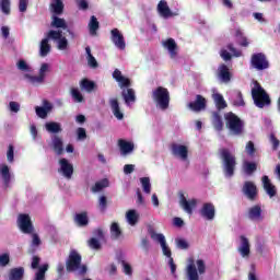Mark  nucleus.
Segmentation results:
<instances>
[{"instance_id": "1", "label": "nucleus", "mask_w": 280, "mask_h": 280, "mask_svg": "<svg viewBox=\"0 0 280 280\" xmlns=\"http://www.w3.org/2000/svg\"><path fill=\"white\" fill-rule=\"evenodd\" d=\"M49 40L57 43V49L60 51L69 49V39L62 35V31L50 30L47 32L46 38L42 39L40 42L39 56H42V58H45L51 51V45H49Z\"/></svg>"}, {"instance_id": "2", "label": "nucleus", "mask_w": 280, "mask_h": 280, "mask_svg": "<svg viewBox=\"0 0 280 280\" xmlns=\"http://www.w3.org/2000/svg\"><path fill=\"white\" fill-rule=\"evenodd\" d=\"M219 156L225 178H233L237 168V158L228 148L219 149Z\"/></svg>"}, {"instance_id": "3", "label": "nucleus", "mask_w": 280, "mask_h": 280, "mask_svg": "<svg viewBox=\"0 0 280 280\" xmlns=\"http://www.w3.org/2000/svg\"><path fill=\"white\" fill-rule=\"evenodd\" d=\"M252 97L257 108H265V106H270V104H272L270 95H268L266 90H264L261 84L257 81L255 82V88L252 89Z\"/></svg>"}, {"instance_id": "4", "label": "nucleus", "mask_w": 280, "mask_h": 280, "mask_svg": "<svg viewBox=\"0 0 280 280\" xmlns=\"http://www.w3.org/2000/svg\"><path fill=\"white\" fill-rule=\"evenodd\" d=\"M225 126L232 135L240 137L244 132V121L233 112L224 114Z\"/></svg>"}, {"instance_id": "5", "label": "nucleus", "mask_w": 280, "mask_h": 280, "mask_svg": "<svg viewBox=\"0 0 280 280\" xmlns=\"http://www.w3.org/2000/svg\"><path fill=\"white\" fill-rule=\"evenodd\" d=\"M152 97L161 110H167L170 108V91L166 88L158 86L152 92Z\"/></svg>"}, {"instance_id": "6", "label": "nucleus", "mask_w": 280, "mask_h": 280, "mask_svg": "<svg viewBox=\"0 0 280 280\" xmlns=\"http://www.w3.org/2000/svg\"><path fill=\"white\" fill-rule=\"evenodd\" d=\"M81 266H82V255H80L78 250L71 249L66 260L67 272H75L80 270Z\"/></svg>"}, {"instance_id": "7", "label": "nucleus", "mask_w": 280, "mask_h": 280, "mask_svg": "<svg viewBox=\"0 0 280 280\" xmlns=\"http://www.w3.org/2000/svg\"><path fill=\"white\" fill-rule=\"evenodd\" d=\"M18 226L25 235H32V233H34V223H32V218L30 214H19Z\"/></svg>"}, {"instance_id": "8", "label": "nucleus", "mask_w": 280, "mask_h": 280, "mask_svg": "<svg viewBox=\"0 0 280 280\" xmlns=\"http://www.w3.org/2000/svg\"><path fill=\"white\" fill-rule=\"evenodd\" d=\"M250 65L257 71H264L270 67L268 58L264 52H256L252 55Z\"/></svg>"}, {"instance_id": "9", "label": "nucleus", "mask_w": 280, "mask_h": 280, "mask_svg": "<svg viewBox=\"0 0 280 280\" xmlns=\"http://www.w3.org/2000/svg\"><path fill=\"white\" fill-rule=\"evenodd\" d=\"M179 207H182L185 213H188V215H194V210L196 207H198V199L192 198L187 200L185 194L179 192Z\"/></svg>"}, {"instance_id": "10", "label": "nucleus", "mask_w": 280, "mask_h": 280, "mask_svg": "<svg viewBox=\"0 0 280 280\" xmlns=\"http://www.w3.org/2000/svg\"><path fill=\"white\" fill-rule=\"evenodd\" d=\"M171 154L180 159V161H187V159H189V148L185 144L174 142L171 144Z\"/></svg>"}, {"instance_id": "11", "label": "nucleus", "mask_w": 280, "mask_h": 280, "mask_svg": "<svg viewBox=\"0 0 280 280\" xmlns=\"http://www.w3.org/2000/svg\"><path fill=\"white\" fill-rule=\"evenodd\" d=\"M187 106L192 113H202V110H207V98L197 94L195 101L188 103Z\"/></svg>"}, {"instance_id": "12", "label": "nucleus", "mask_w": 280, "mask_h": 280, "mask_svg": "<svg viewBox=\"0 0 280 280\" xmlns=\"http://www.w3.org/2000/svg\"><path fill=\"white\" fill-rule=\"evenodd\" d=\"M242 191L244 196H246L247 200H250L252 202H254V200H257V195H258L257 185H255L253 182L250 180L245 182L242 187Z\"/></svg>"}, {"instance_id": "13", "label": "nucleus", "mask_w": 280, "mask_h": 280, "mask_svg": "<svg viewBox=\"0 0 280 280\" xmlns=\"http://www.w3.org/2000/svg\"><path fill=\"white\" fill-rule=\"evenodd\" d=\"M110 40L117 49H120V51L126 49V38H124V34H121L118 28L110 31Z\"/></svg>"}, {"instance_id": "14", "label": "nucleus", "mask_w": 280, "mask_h": 280, "mask_svg": "<svg viewBox=\"0 0 280 280\" xmlns=\"http://www.w3.org/2000/svg\"><path fill=\"white\" fill-rule=\"evenodd\" d=\"M50 27L55 30H67L71 38H75V33L68 28L67 21L65 19L59 18L58 15H51Z\"/></svg>"}, {"instance_id": "15", "label": "nucleus", "mask_w": 280, "mask_h": 280, "mask_svg": "<svg viewBox=\"0 0 280 280\" xmlns=\"http://www.w3.org/2000/svg\"><path fill=\"white\" fill-rule=\"evenodd\" d=\"M247 218L252 222H264V210L260 205L250 207L247 211Z\"/></svg>"}, {"instance_id": "16", "label": "nucleus", "mask_w": 280, "mask_h": 280, "mask_svg": "<svg viewBox=\"0 0 280 280\" xmlns=\"http://www.w3.org/2000/svg\"><path fill=\"white\" fill-rule=\"evenodd\" d=\"M201 218L205 220H214L215 219V206L211 202H206L202 205L201 209L199 210Z\"/></svg>"}, {"instance_id": "17", "label": "nucleus", "mask_w": 280, "mask_h": 280, "mask_svg": "<svg viewBox=\"0 0 280 280\" xmlns=\"http://www.w3.org/2000/svg\"><path fill=\"white\" fill-rule=\"evenodd\" d=\"M43 104H44L43 107L40 106L35 107V113L37 117H39L40 119H47V115L51 113V110L54 109V105H51L47 100H44Z\"/></svg>"}, {"instance_id": "18", "label": "nucleus", "mask_w": 280, "mask_h": 280, "mask_svg": "<svg viewBox=\"0 0 280 280\" xmlns=\"http://www.w3.org/2000/svg\"><path fill=\"white\" fill-rule=\"evenodd\" d=\"M60 172L65 178L70 179L73 176V164L69 163V160L62 158L59 160Z\"/></svg>"}, {"instance_id": "19", "label": "nucleus", "mask_w": 280, "mask_h": 280, "mask_svg": "<svg viewBox=\"0 0 280 280\" xmlns=\"http://www.w3.org/2000/svg\"><path fill=\"white\" fill-rule=\"evenodd\" d=\"M51 145L54 152H56L58 156L62 155V153L65 152V142L62 141V137L54 135L51 137Z\"/></svg>"}, {"instance_id": "20", "label": "nucleus", "mask_w": 280, "mask_h": 280, "mask_svg": "<svg viewBox=\"0 0 280 280\" xmlns=\"http://www.w3.org/2000/svg\"><path fill=\"white\" fill-rule=\"evenodd\" d=\"M151 237L152 240H156V242L161 244L163 255L172 259V249H170V247L167 246V243L165 242V236L163 234H152Z\"/></svg>"}, {"instance_id": "21", "label": "nucleus", "mask_w": 280, "mask_h": 280, "mask_svg": "<svg viewBox=\"0 0 280 280\" xmlns=\"http://www.w3.org/2000/svg\"><path fill=\"white\" fill-rule=\"evenodd\" d=\"M240 240H241V246L237 248L240 255L243 257H249L250 256V242L244 235H241Z\"/></svg>"}, {"instance_id": "22", "label": "nucleus", "mask_w": 280, "mask_h": 280, "mask_svg": "<svg viewBox=\"0 0 280 280\" xmlns=\"http://www.w3.org/2000/svg\"><path fill=\"white\" fill-rule=\"evenodd\" d=\"M261 180L266 194H268L270 198H275V196H277V187L272 185L268 175L262 176Z\"/></svg>"}, {"instance_id": "23", "label": "nucleus", "mask_w": 280, "mask_h": 280, "mask_svg": "<svg viewBox=\"0 0 280 280\" xmlns=\"http://www.w3.org/2000/svg\"><path fill=\"white\" fill-rule=\"evenodd\" d=\"M158 12L163 16V19H170V16H174V13H172V10L170 9V5H167V1L161 0L158 4Z\"/></svg>"}, {"instance_id": "24", "label": "nucleus", "mask_w": 280, "mask_h": 280, "mask_svg": "<svg viewBox=\"0 0 280 280\" xmlns=\"http://www.w3.org/2000/svg\"><path fill=\"white\" fill-rule=\"evenodd\" d=\"M118 148H119L122 156H126V154H130V152H132L135 150V144L132 142H128L124 139H119Z\"/></svg>"}, {"instance_id": "25", "label": "nucleus", "mask_w": 280, "mask_h": 280, "mask_svg": "<svg viewBox=\"0 0 280 280\" xmlns=\"http://www.w3.org/2000/svg\"><path fill=\"white\" fill-rule=\"evenodd\" d=\"M25 277V268L15 267L9 271V280H23Z\"/></svg>"}, {"instance_id": "26", "label": "nucleus", "mask_w": 280, "mask_h": 280, "mask_svg": "<svg viewBox=\"0 0 280 280\" xmlns=\"http://www.w3.org/2000/svg\"><path fill=\"white\" fill-rule=\"evenodd\" d=\"M109 106L116 119H119V120L124 119V113H121V109L119 108V101L117 98H110Z\"/></svg>"}, {"instance_id": "27", "label": "nucleus", "mask_w": 280, "mask_h": 280, "mask_svg": "<svg viewBox=\"0 0 280 280\" xmlns=\"http://www.w3.org/2000/svg\"><path fill=\"white\" fill-rule=\"evenodd\" d=\"M163 47L168 49L171 58H176V50L178 49V45H176V40H174V38H168L163 42Z\"/></svg>"}, {"instance_id": "28", "label": "nucleus", "mask_w": 280, "mask_h": 280, "mask_svg": "<svg viewBox=\"0 0 280 280\" xmlns=\"http://www.w3.org/2000/svg\"><path fill=\"white\" fill-rule=\"evenodd\" d=\"M0 174L5 187H10V180H12V175H10V166L7 164L0 165Z\"/></svg>"}, {"instance_id": "29", "label": "nucleus", "mask_w": 280, "mask_h": 280, "mask_svg": "<svg viewBox=\"0 0 280 280\" xmlns=\"http://www.w3.org/2000/svg\"><path fill=\"white\" fill-rule=\"evenodd\" d=\"M219 78L222 82H231L232 74L231 71L229 70V66L222 63L219 67Z\"/></svg>"}, {"instance_id": "30", "label": "nucleus", "mask_w": 280, "mask_h": 280, "mask_svg": "<svg viewBox=\"0 0 280 280\" xmlns=\"http://www.w3.org/2000/svg\"><path fill=\"white\" fill-rule=\"evenodd\" d=\"M212 125L214 129L218 130V132L224 129V121H222V116L220 115V112L212 113Z\"/></svg>"}, {"instance_id": "31", "label": "nucleus", "mask_w": 280, "mask_h": 280, "mask_svg": "<svg viewBox=\"0 0 280 280\" xmlns=\"http://www.w3.org/2000/svg\"><path fill=\"white\" fill-rule=\"evenodd\" d=\"M212 100L219 110H224V108H226L228 104L222 94L220 93L212 94Z\"/></svg>"}, {"instance_id": "32", "label": "nucleus", "mask_w": 280, "mask_h": 280, "mask_svg": "<svg viewBox=\"0 0 280 280\" xmlns=\"http://www.w3.org/2000/svg\"><path fill=\"white\" fill-rule=\"evenodd\" d=\"M50 8L52 10V16H60V14L65 12V3H62V0H55V3H51Z\"/></svg>"}, {"instance_id": "33", "label": "nucleus", "mask_w": 280, "mask_h": 280, "mask_svg": "<svg viewBox=\"0 0 280 280\" xmlns=\"http://www.w3.org/2000/svg\"><path fill=\"white\" fill-rule=\"evenodd\" d=\"M74 222L78 224V226H88L89 214L86 212L77 213L74 217Z\"/></svg>"}, {"instance_id": "34", "label": "nucleus", "mask_w": 280, "mask_h": 280, "mask_svg": "<svg viewBox=\"0 0 280 280\" xmlns=\"http://www.w3.org/2000/svg\"><path fill=\"white\" fill-rule=\"evenodd\" d=\"M89 30L91 36L97 35V30H100V21H97V18L95 15H92L89 22Z\"/></svg>"}, {"instance_id": "35", "label": "nucleus", "mask_w": 280, "mask_h": 280, "mask_svg": "<svg viewBox=\"0 0 280 280\" xmlns=\"http://www.w3.org/2000/svg\"><path fill=\"white\" fill-rule=\"evenodd\" d=\"M45 128L47 132H51L52 135H58V132H62V127L59 122L56 121L46 122Z\"/></svg>"}, {"instance_id": "36", "label": "nucleus", "mask_w": 280, "mask_h": 280, "mask_svg": "<svg viewBox=\"0 0 280 280\" xmlns=\"http://www.w3.org/2000/svg\"><path fill=\"white\" fill-rule=\"evenodd\" d=\"M243 170L247 176H253L257 172V163L246 161L243 164Z\"/></svg>"}, {"instance_id": "37", "label": "nucleus", "mask_w": 280, "mask_h": 280, "mask_svg": "<svg viewBox=\"0 0 280 280\" xmlns=\"http://www.w3.org/2000/svg\"><path fill=\"white\" fill-rule=\"evenodd\" d=\"M235 36L238 38V44L241 47H248V45H250L248 37L244 36V32H242L241 28L235 31Z\"/></svg>"}, {"instance_id": "38", "label": "nucleus", "mask_w": 280, "mask_h": 280, "mask_svg": "<svg viewBox=\"0 0 280 280\" xmlns=\"http://www.w3.org/2000/svg\"><path fill=\"white\" fill-rule=\"evenodd\" d=\"M187 277H188V280H200L198 276V269H196V265L194 264L188 265Z\"/></svg>"}, {"instance_id": "39", "label": "nucleus", "mask_w": 280, "mask_h": 280, "mask_svg": "<svg viewBox=\"0 0 280 280\" xmlns=\"http://www.w3.org/2000/svg\"><path fill=\"white\" fill-rule=\"evenodd\" d=\"M85 52L88 55V65H89V67H91L92 69H97V67L100 65L97 63V59H95L93 54H91V47L88 46L85 48Z\"/></svg>"}, {"instance_id": "40", "label": "nucleus", "mask_w": 280, "mask_h": 280, "mask_svg": "<svg viewBox=\"0 0 280 280\" xmlns=\"http://www.w3.org/2000/svg\"><path fill=\"white\" fill-rule=\"evenodd\" d=\"M81 86L84 89V91H86L88 93H93V91H95V89H96V84L93 82V81H91V80H89V79H83L82 81H81Z\"/></svg>"}, {"instance_id": "41", "label": "nucleus", "mask_w": 280, "mask_h": 280, "mask_svg": "<svg viewBox=\"0 0 280 280\" xmlns=\"http://www.w3.org/2000/svg\"><path fill=\"white\" fill-rule=\"evenodd\" d=\"M110 235L114 240H119V237H121V228H119V223L117 222L112 223Z\"/></svg>"}, {"instance_id": "42", "label": "nucleus", "mask_w": 280, "mask_h": 280, "mask_svg": "<svg viewBox=\"0 0 280 280\" xmlns=\"http://www.w3.org/2000/svg\"><path fill=\"white\" fill-rule=\"evenodd\" d=\"M128 223L131 226H135V224H137V222H139V214H137V210H129L126 214Z\"/></svg>"}, {"instance_id": "43", "label": "nucleus", "mask_w": 280, "mask_h": 280, "mask_svg": "<svg viewBox=\"0 0 280 280\" xmlns=\"http://www.w3.org/2000/svg\"><path fill=\"white\" fill-rule=\"evenodd\" d=\"M47 270H49V265L48 264L42 265L38 268L37 272L35 273L34 280H45V273L47 272Z\"/></svg>"}, {"instance_id": "44", "label": "nucleus", "mask_w": 280, "mask_h": 280, "mask_svg": "<svg viewBox=\"0 0 280 280\" xmlns=\"http://www.w3.org/2000/svg\"><path fill=\"white\" fill-rule=\"evenodd\" d=\"M140 183L142 185L144 194H152V184L150 183V177H141Z\"/></svg>"}, {"instance_id": "45", "label": "nucleus", "mask_w": 280, "mask_h": 280, "mask_svg": "<svg viewBox=\"0 0 280 280\" xmlns=\"http://www.w3.org/2000/svg\"><path fill=\"white\" fill-rule=\"evenodd\" d=\"M106 187H108V179L104 178L95 183V185L92 187V191L93 194H97V191H102V189H106Z\"/></svg>"}, {"instance_id": "46", "label": "nucleus", "mask_w": 280, "mask_h": 280, "mask_svg": "<svg viewBox=\"0 0 280 280\" xmlns=\"http://www.w3.org/2000/svg\"><path fill=\"white\" fill-rule=\"evenodd\" d=\"M88 246L89 248H91L92 250H102V243H100V240L95 238V237H91L88 241Z\"/></svg>"}, {"instance_id": "47", "label": "nucleus", "mask_w": 280, "mask_h": 280, "mask_svg": "<svg viewBox=\"0 0 280 280\" xmlns=\"http://www.w3.org/2000/svg\"><path fill=\"white\" fill-rule=\"evenodd\" d=\"M25 78L31 82L32 84H43L45 82V78L42 77V74L38 75H31V74H25Z\"/></svg>"}, {"instance_id": "48", "label": "nucleus", "mask_w": 280, "mask_h": 280, "mask_svg": "<svg viewBox=\"0 0 280 280\" xmlns=\"http://www.w3.org/2000/svg\"><path fill=\"white\" fill-rule=\"evenodd\" d=\"M124 100L126 104H130V102H135L137 96H135V90L127 89V93H122Z\"/></svg>"}, {"instance_id": "49", "label": "nucleus", "mask_w": 280, "mask_h": 280, "mask_svg": "<svg viewBox=\"0 0 280 280\" xmlns=\"http://www.w3.org/2000/svg\"><path fill=\"white\" fill-rule=\"evenodd\" d=\"M245 152L248 154V156H255V152H257V149H255V142L248 141L245 147Z\"/></svg>"}, {"instance_id": "50", "label": "nucleus", "mask_w": 280, "mask_h": 280, "mask_svg": "<svg viewBox=\"0 0 280 280\" xmlns=\"http://www.w3.org/2000/svg\"><path fill=\"white\" fill-rule=\"evenodd\" d=\"M71 95L73 97L74 101L82 103L84 102V96H82V93H80V90L72 88L71 89Z\"/></svg>"}, {"instance_id": "51", "label": "nucleus", "mask_w": 280, "mask_h": 280, "mask_svg": "<svg viewBox=\"0 0 280 280\" xmlns=\"http://www.w3.org/2000/svg\"><path fill=\"white\" fill-rule=\"evenodd\" d=\"M234 106H246L244 102V95L240 91L236 92V98L233 101Z\"/></svg>"}, {"instance_id": "52", "label": "nucleus", "mask_w": 280, "mask_h": 280, "mask_svg": "<svg viewBox=\"0 0 280 280\" xmlns=\"http://www.w3.org/2000/svg\"><path fill=\"white\" fill-rule=\"evenodd\" d=\"M0 9L3 14H10V0H0Z\"/></svg>"}, {"instance_id": "53", "label": "nucleus", "mask_w": 280, "mask_h": 280, "mask_svg": "<svg viewBox=\"0 0 280 280\" xmlns=\"http://www.w3.org/2000/svg\"><path fill=\"white\" fill-rule=\"evenodd\" d=\"M176 245L180 250H187L189 248V243L185 238H176Z\"/></svg>"}, {"instance_id": "54", "label": "nucleus", "mask_w": 280, "mask_h": 280, "mask_svg": "<svg viewBox=\"0 0 280 280\" xmlns=\"http://www.w3.org/2000/svg\"><path fill=\"white\" fill-rule=\"evenodd\" d=\"M108 207V199L106 198V196H101L98 199V209L101 211H106V208Z\"/></svg>"}, {"instance_id": "55", "label": "nucleus", "mask_w": 280, "mask_h": 280, "mask_svg": "<svg viewBox=\"0 0 280 280\" xmlns=\"http://www.w3.org/2000/svg\"><path fill=\"white\" fill-rule=\"evenodd\" d=\"M7 161L10 163H14V145L9 144L8 151H7Z\"/></svg>"}, {"instance_id": "56", "label": "nucleus", "mask_w": 280, "mask_h": 280, "mask_svg": "<svg viewBox=\"0 0 280 280\" xmlns=\"http://www.w3.org/2000/svg\"><path fill=\"white\" fill-rule=\"evenodd\" d=\"M9 110H11V113H19V110H21V104H19L18 102L11 101L9 103Z\"/></svg>"}, {"instance_id": "57", "label": "nucleus", "mask_w": 280, "mask_h": 280, "mask_svg": "<svg viewBox=\"0 0 280 280\" xmlns=\"http://www.w3.org/2000/svg\"><path fill=\"white\" fill-rule=\"evenodd\" d=\"M197 268H198L199 275H205V272L207 270V266L205 265V260L198 259L197 260Z\"/></svg>"}, {"instance_id": "58", "label": "nucleus", "mask_w": 280, "mask_h": 280, "mask_svg": "<svg viewBox=\"0 0 280 280\" xmlns=\"http://www.w3.org/2000/svg\"><path fill=\"white\" fill-rule=\"evenodd\" d=\"M270 143L272 144V150H279L280 141L275 133L270 135Z\"/></svg>"}, {"instance_id": "59", "label": "nucleus", "mask_w": 280, "mask_h": 280, "mask_svg": "<svg viewBox=\"0 0 280 280\" xmlns=\"http://www.w3.org/2000/svg\"><path fill=\"white\" fill-rule=\"evenodd\" d=\"M39 266H40V257H38V256H33L32 262H31V268H32L33 270H36V269L40 268Z\"/></svg>"}, {"instance_id": "60", "label": "nucleus", "mask_w": 280, "mask_h": 280, "mask_svg": "<svg viewBox=\"0 0 280 280\" xmlns=\"http://www.w3.org/2000/svg\"><path fill=\"white\" fill-rule=\"evenodd\" d=\"M27 5H30V0H19L20 12H27Z\"/></svg>"}, {"instance_id": "61", "label": "nucleus", "mask_w": 280, "mask_h": 280, "mask_svg": "<svg viewBox=\"0 0 280 280\" xmlns=\"http://www.w3.org/2000/svg\"><path fill=\"white\" fill-rule=\"evenodd\" d=\"M77 135H78V139L80 141H84V139H86V129L82 128V127H79L77 129Z\"/></svg>"}, {"instance_id": "62", "label": "nucleus", "mask_w": 280, "mask_h": 280, "mask_svg": "<svg viewBox=\"0 0 280 280\" xmlns=\"http://www.w3.org/2000/svg\"><path fill=\"white\" fill-rule=\"evenodd\" d=\"M10 264V255L3 254L0 256V266L5 267Z\"/></svg>"}, {"instance_id": "63", "label": "nucleus", "mask_w": 280, "mask_h": 280, "mask_svg": "<svg viewBox=\"0 0 280 280\" xmlns=\"http://www.w3.org/2000/svg\"><path fill=\"white\" fill-rule=\"evenodd\" d=\"M118 83L120 84V88L121 89H128V86H130V79L126 78V77H122Z\"/></svg>"}, {"instance_id": "64", "label": "nucleus", "mask_w": 280, "mask_h": 280, "mask_svg": "<svg viewBox=\"0 0 280 280\" xmlns=\"http://www.w3.org/2000/svg\"><path fill=\"white\" fill-rule=\"evenodd\" d=\"M79 10H89V2L86 0H77Z\"/></svg>"}]
</instances>
